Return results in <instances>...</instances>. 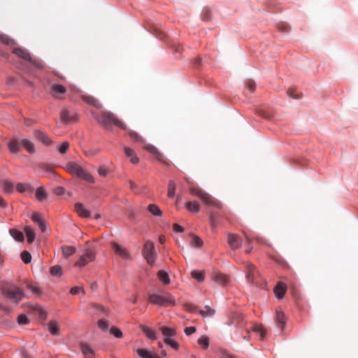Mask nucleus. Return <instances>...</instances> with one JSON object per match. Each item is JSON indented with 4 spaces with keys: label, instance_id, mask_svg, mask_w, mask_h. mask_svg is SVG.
Returning <instances> with one entry per match:
<instances>
[{
    "label": "nucleus",
    "instance_id": "nucleus-1",
    "mask_svg": "<svg viewBox=\"0 0 358 358\" xmlns=\"http://www.w3.org/2000/svg\"><path fill=\"white\" fill-rule=\"evenodd\" d=\"M98 123L105 129L111 131L113 125L117 126L122 129H127V126L119 120L117 117L110 111H102L96 117Z\"/></svg>",
    "mask_w": 358,
    "mask_h": 358
},
{
    "label": "nucleus",
    "instance_id": "nucleus-2",
    "mask_svg": "<svg viewBox=\"0 0 358 358\" xmlns=\"http://www.w3.org/2000/svg\"><path fill=\"white\" fill-rule=\"evenodd\" d=\"M64 169L71 175L83 179L88 182H94V177L76 162H67Z\"/></svg>",
    "mask_w": 358,
    "mask_h": 358
},
{
    "label": "nucleus",
    "instance_id": "nucleus-3",
    "mask_svg": "<svg viewBox=\"0 0 358 358\" xmlns=\"http://www.w3.org/2000/svg\"><path fill=\"white\" fill-rule=\"evenodd\" d=\"M245 273L247 282L253 285L260 286L264 283L259 271L250 262H245Z\"/></svg>",
    "mask_w": 358,
    "mask_h": 358
},
{
    "label": "nucleus",
    "instance_id": "nucleus-4",
    "mask_svg": "<svg viewBox=\"0 0 358 358\" xmlns=\"http://www.w3.org/2000/svg\"><path fill=\"white\" fill-rule=\"evenodd\" d=\"M189 190L191 194L199 197L206 205L213 206L219 209H222V204L203 189L192 187H190Z\"/></svg>",
    "mask_w": 358,
    "mask_h": 358
},
{
    "label": "nucleus",
    "instance_id": "nucleus-5",
    "mask_svg": "<svg viewBox=\"0 0 358 358\" xmlns=\"http://www.w3.org/2000/svg\"><path fill=\"white\" fill-rule=\"evenodd\" d=\"M150 302L161 306H175L176 302L172 294L169 293H164L162 295L152 294L149 296Z\"/></svg>",
    "mask_w": 358,
    "mask_h": 358
},
{
    "label": "nucleus",
    "instance_id": "nucleus-6",
    "mask_svg": "<svg viewBox=\"0 0 358 358\" xmlns=\"http://www.w3.org/2000/svg\"><path fill=\"white\" fill-rule=\"evenodd\" d=\"M96 258V254L94 252L91 243L89 241L85 243V252L81 255L79 259L75 263L76 266L83 267L89 262H93Z\"/></svg>",
    "mask_w": 358,
    "mask_h": 358
},
{
    "label": "nucleus",
    "instance_id": "nucleus-7",
    "mask_svg": "<svg viewBox=\"0 0 358 358\" xmlns=\"http://www.w3.org/2000/svg\"><path fill=\"white\" fill-rule=\"evenodd\" d=\"M143 255L148 264H152L156 259L154 243L150 241H145L143 248Z\"/></svg>",
    "mask_w": 358,
    "mask_h": 358
},
{
    "label": "nucleus",
    "instance_id": "nucleus-8",
    "mask_svg": "<svg viewBox=\"0 0 358 358\" xmlns=\"http://www.w3.org/2000/svg\"><path fill=\"white\" fill-rule=\"evenodd\" d=\"M2 294L4 296L12 299L15 302L20 301L24 297L22 291L18 287H15L13 289H3Z\"/></svg>",
    "mask_w": 358,
    "mask_h": 358
},
{
    "label": "nucleus",
    "instance_id": "nucleus-9",
    "mask_svg": "<svg viewBox=\"0 0 358 358\" xmlns=\"http://www.w3.org/2000/svg\"><path fill=\"white\" fill-rule=\"evenodd\" d=\"M77 119V113L73 109L65 108L60 112V120L62 122L67 123L74 122L76 121Z\"/></svg>",
    "mask_w": 358,
    "mask_h": 358
},
{
    "label": "nucleus",
    "instance_id": "nucleus-10",
    "mask_svg": "<svg viewBox=\"0 0 358 358\" xmlns=\"http://www.w3.org/2000/svg\"><path fill=\"white\" fill-rule=\"evenodd\" d=\"M50 94L55 99H62L63 95L66 92V87L60 84H52L50 85Z\"/></svg>",
    "mask_w": 358,
    "mask_h": 358
},
{
    "label": "nucleus",
    "instance_id": "nucleus-11",
    "mask_svg": "<svg viewBox=\"0 0 358 358\" xmlns=\"http://www.w3.org/2000/svg\"><path fill=\"white\" fill-rule=\"evenodd\" d=\"M227 241L229 247L233 250L238 249L242 244V240L241 238L238 235L234 234H228Z\"/></svg>",
    "mask_w": 358,
    "mask_h": 358
},
{
    "label": "nucleus",
    "instance_id": "nucleus-12",
    "mask_svg": "<svg viewBox=\"0 0 358 358\" xmlns=\"http://www.w3.org/2000/svg\"><path fill=\"white\" fill-rule=\"evenodd\" d=\"M111 245L116 255H119L120 257L124 259H129L130 258V255L127 250L122 248L121 245L115 242H113Z\"/></svg>",
    "mask_w": 358,
    "mask_h": 358
},
{
    "label": "nucleus",
    "instance_id": "nucleus-13",
    "mask_svg": "<svg viewBox=\"0 0 358 358\" xmlns=\"http://www.w3.org/2000/svg\"><path fill=\"white\" fill-rule=\"evenodd\" d=\"M35 137L46 145H49L52 143V141L48 136V134L41 130H36L34 131Z\"/></svg>",
    "mask_w": 358,
    "mask_h": 358
},
{
    "label": "nucleus",
    "instance_id": "nucleus-14",
    "mask_svg": "<svg viewBox=\"0 0 358 358\" xmlns=\"http://www.w3.org/2000/svg\"><path fill=\"white\" fill-rule=\"evenodd\" d=\"M144 148L148 150V152H150V153H152V155H154L156 157V159L164 163V156L163 155L157 150V148H155L154 145H151V144H147L144 146Z\"/></svg>",
    "mask_w": 358,
    "mask_h": 358
},
{
    "label": "nucleus",
    "instance_id": "nucleus-15",
    "mask_svg": "<svg viewBox=\"0 0 358 358\" xmlns=\"http://www.w3.org/2000/svg\"><path fill=\"white\" fill-rule=\"evenodd\" d=\"M80 349L83 354L85 355V358H94V350L91 347L86 343H80Z\"/></svg>",
    "mask_w": 358,
    "mask_h": 358
},
{
    "label": "nucleus",
    "instance_id": "nucleus-16",
    "mask_svg": "<svg viewBox=\"0 0 358 358\" xmlns=\"http://www.w3.org/2000/svg\"><path fill=\"white\" fill-rule=\"evenodd\" d=\"M275 322L278 327L282 331L286 324V317L281 310H276Z\"/></svg>",
    "mask_w": 358,
    "mask_h": 358
},
{
    "label": "nucleus",
    "instance_id": "nucleus-17",
    "mask_svg": "<svg viewBox=\"0 0 358 358\" xmlns=\"http://www.w3.org/2000/svg\"><path fill=\"white\" fill-rule=\"evenodd\" d=\"M274 292L278 299H282L286 292V285L279 282L274 288Z\"/></svg>",
    "mask_w": 358,
    "mask_h": 358
},
{
    "label": "nucleus",
    "instance_id": "nucleus-18",
    "mask_svg": "<svg viewBox=\"0 0 358 358\" xmlns=\"http://www.w3.org/2000/svg\"><path fill=\"white\" fill-rule=\"evenodd\" d=\"M213 280L223 286L226 285L229 282L228 277L220 272H216L214 273Z\"/></svg>",
    "mask_w": 358,
    "mask_h": 358
},
{
    "label": "nucleus",
    "instance_id": "nucleus-19",
    "mask_svg": "<svg viewBox=\"0 0 358 358\" xmlns=\"http://www.w3.org/2000/svg\"><path fill=\"white\" fill-rule=\"evenodd\" d=\"M13 52L19 57H21L25 60L31 61L30 54L25 50L21 48H16L13 50Z\"/></svg>",
    "mask_w": 358,
    "mask_h": 358
},
{
    "label": "nucleus",
    "instance_id": "nucleus-20",
    "mask_svg": "<svg viewBox=\"0 0 358 358\" xmlns=\"http://www.w3.org/2000/svg\"><path fill=\"white\" fill-rule=\"evenodd\" d=\"M185 208L190 213H196L200 210V205L196 201H187L185 203Z\"/></svg>",
    "mask_w": 358,
    "mask_h": 358
},
{
    "label": "nucleus",
    "instance_id": "nucleus-21",
    "mask_svg": "<svg viewBox=\"0 0 358 358\" xmlns=\"http://www.w3.org/2000/svg\"><path fill=\"white\" fill-rule=\"evenodd\" d=\"M75 210L76 213L82 217H90V213L85 209L81 203H75Z\"/></svg>",
    "mask_w": 358,
    "mask_h": 358
},
{
    "label": "nucleus",
    "instance_id": "nucleus-22",
    "mask_svg": "<svg viewBox=\"0 0 358 358\" xmlns=\"http://www.w3.org/2000/svg\"><path fill=\"white\" fill-rule=\"evenodd\" d=\"M81 99L83 101L86 102L87 103H89L90 105H92L98 108L101 107V104L99 103L98 99L94 98L92 96L90 95H81Z\"/></svg>",
    "mask_w": 358,
    "mask_h": 358
},
{
    "label": "nucleus",
    "instance_id": "nucleus-23",
    "mask_svg": "<svg viewBox=\"0 0 358 358\" xmlns=\"http://www.w3.org/2000/svg\"><path fill=\"white\" fill-rule=\"evenodd\" d=\"M140 327L148 338L152 341L157 339L156 333L153 329H151L145 325H141Z\"/></svg>",
    "mask_w": 358,
    "mask_h": 358
},
{
    "label": "nucleus",
    "instance_id": "nucleus-24",
    "mask_svg": "<svg viewBox=\"0 0 358 358\" xmlns=\"http://www.w3.org/2000/svg\"><path fill=\"white\" fill-rule=\"evenodd\" d=\"M124 153L127 155V157L130 158V162L132 164H136L138 163V162H139L138 157L136 155L135 152L133 149L128 148V147H124Z\"/></svg>",
    "mask_w": 358,
    "mask_h": 358
},
{
    "label": "nucleus",
    "instance_id": "nucleus-25",
    "mask_svg": "<svg viewBox=\"0 0 358 358\" xmlns=\"http://www.w3.org/2000/svg\"><path fill=\"white\" fill-rule=\"evenodd\" d=\"M24 233L27 238V242L32 243L35 239V232L31 226H25L24 228Z\"/></svg>",
    "mask_w": 358,
    "mask_h": 358
},
{
    "label": "nucleus",
    "instance_id": "nucleus-26",
    "mask_svg": "<svg viewBox=\"0 0 358 358\" xmlns=\"http://www.w3.org/2000/svg\"><path fill=\"white\" fill-rule=\"evenodd\" d=\"M21 143L22 146L26 149V150L32 154L35 152V147L34 143L27 138H24L22 140Z\"/></svg>",
    "mask_w": 358,
    "mask_h": 358
},
{
    "label": "nucleus",
    "instance_id": "nucleus-27",
    "mask_svg": "<svg viewBox=\"0 0 358 358\" xmlns=\"http://www.w3.org/2000/svg\"><path fill=\"white\" fill-rule=\"evenodd\" d=\"M8 148L10 152L17 153L20 148L19 142L15 138L11 139L8 143Z\"/></svg>",
    "mask_w": 358,
    "mask_h": 358
},
{
    "label": "nucleus",
    "instance_id": "nucleus-28",
    "mask_svg": "<svg viewBox=\"0 0 358 358\" xmlns=\"http://www.w3.org/2000/svg\"><path fill=\"white\" fill-rule=\"evenodd\" d=\"M36 197L38 201H42L45 199L48 196L47 192L45 191L43 187H39L36 190Z\"/></svg>",
    "mask_w": 358,
    "mask_h": 358
},
{
    "label": "nucleus",
    "instance_id": "nucleus-29",
    "mask_svg": "<svg viewBox=\"0 0 358 358\" xmlns=\"http://www.w3.org/2000/svg\"><path fill=\"white\" fill-rule=\"evenodd\" d=\"M252 331L259 334L261 340H264L266 335V330L264 327L261 324H255L252 327Z\"/></svg>",
    "mask_w": 358,
    "mask_h": 358
},
{
    "label": "nucleus",
    "instance_id": "nucleus-30",
    "mask_svg": "<svg viewBox=\"0 0 358 358\" xmlns=\"http://www.w3.org/2000/svg\"><path fill=\"white\" fill-rule=\"evenodd\" d=\"M176 185L173 180H171L168 184V192L167 196L170 198H173L176 194Z\"/></svg>",
    "mask_w": 358,
    "mask_h": 358
},
{
    "label": "nucleus",
    "instance_id": "nucleus-31",
    "mask_svg": "<svg viewBox=\"0 0 358 358\" xmlns=\"http://www.w3.org/2000/svg\"><path fill=\"white\" fill-rule=\"evenodd\" d=\"M10 234L15 238V240L17 241H24V235L23 234L15 229H10Z\"/></svg>",
    "mask_w": 358,
    "mask_h": 358
},
{
    "label": "nucleus",
    "instance_id": "nucleus-32",
    "mask_svg": "<svg viewBox=\"0 0 358 358\" xmlns=\"http://www.w3.org/2000/svg\"><path fill=\"white\" fill-rule=\"evenodd\" d=\"M148 211L155 216H161L162 214L160 208L155 204H150L148 206Z\"/></svg>",
    "mask_w": 358,
    "mask_h": 358
},
{
    "label": "nucleus",
    "instance_id": "nucleus-33",
    "mask_svg": "<svg viewBox=\"0 0 358 358\" xmlns=\"http://www.w3.org/2000/svg\"><path fill=\"white\" fill-rule=\"evenodd\" d=\"M215 313V310L210 307L206 306L204 310H201L199 314L203 317H212Z\"/></svg>",
    "mask_w": 358,
    "mask_h": 358
},
{
    "label": "nucleus",
    "instance_id": "nucleus-34",
    "mask_svg": "<svg viewBox=\"0 0 358 358\" xmlns=\"http://www.w3.org/2000/svg\"><path fill=\"white\" fill-rule=\"evenodd\" d=\"M62 250L64 257H69L76 252V248L73 246H63Z\"/></svg>",
    "mask_w": 358,
    "mask_h": 358
},
{
    "label": "nucleus",
    "instance_id": "nucleus-35",
    "mask_svg": "<svg viewBox=\"0 0 358 358\" xmlns=\"http://www.w3.org/2000/svg\"><path fill=\"white\" fill-rule=\"evenodd\" d=\"M136 352L142 358H155V355L151 354L146 349H143V348L137 349Z\"/></svg>",
    "mask_w": 358,
    "mask_h": 358
},
{
    "label": "nucleus",
    "instance_id": "nucleus-36",
    "mask_svg": "<svg viewBox=\"0 0 358 358\" xmlns=\"http://www.w3.org/2000/svg\"><path fill=\"white\" fill-rule=\"evenodd\" d=\"M158 278L162 282H164L166 285L169 284L170 282L169 274L163 270H160L158 271Z\"/></svg>",
    "mask_w": 358,
    "mask_h": 358
},
{
    "label": "nucleus",
    "instance_id": "nucleus-37",
    "mask_svg": "<svg viewBox=\"0 0 358 358\" xmlns=\"http://www.w3.org/2000/svg\"><path fill=\"white\" fill-rule=\"evenodd\" d=\"M161 331L162 334L165 336V338H170L176 334V331L174 329L166 327H162Z\"/></svg>",
    "mask_w": 358,
    "mask_h": 358
},
{
    "label": "nucleus",
    "instance_id": "nucleus-38",
    "mask_svg": "<svg viewBox=\"0 0 358 358\" xmlns=\"http://www.w3.org/2000/svg\"><path fill=\"white\" fill-rule=\"evenodd\" d=\"M16 189L20 193H23L27 190L33 192L34 189L29 184L17 183L16 185Z\"/></svg>",
    "mask_w": 358,
    "mask_h": 358
},
{
    "label": "nucleus",
    "instance_id": "nucleus-39",
    "mask_svg": "<svg viewBox=\"0 0 358 358\" xmlns=\"http://www.w3.org/2000/svg\"><path fill=\"white\" fill-rule=\"evenodd\" d=\"M50 273L52 276L60 277L62 274V269L59 265H55L50 268Z\"/></svg>",
    "mask_w": 358,
    "mask_h": 358
},
{
    "label": "nucleus",
    "instance_id": "nucleus-40",
    "mask_svg": "<svg viewBox=\"0 0 358 358\" xmlns=\"http://www.w3.org/2000/svg\"><path fill=\"white\" fill-rule=\"evenodd\" d=\"M3 190L7 194H10L13 191V184L11 181L8 180H5L3 181Z\"/></svg>",
    "mask_w": 358,
    "mask_h": 358
},
{
    "label": "nucleus",
    "instance_id": "nucleus-41",
    "mask_svg": "<svg viewBox=\"0 0 358 358\" xmlns=\"http://www.w3.org/2000/svg\"><path fill=\"white\" fill-rule=\"evenodd\" d=\"M191 275L193 278L199 282H203L204 280V273L203 271H192Z\"/></svg>",
    "mask_w": 358,
    "mask_h": 358
},
{
    "label": "nucleus",
    "instance_id": "nucleus-42",
    "mask_svg": "<svg viewBox=\"0 0 358 358\" xmlns=\"http://www.w3.org/2000/svg\"><path fill=\"white\" fill-rule=\"evenodd\" d=\"M58 324L55 321L50 322L48 324V330L52 335H57L58 331Z\"/></svg>",
    "mask_w": 358,
    "mask_h": 358
},
{
    "label": "nucleus",
    "instance_id": "nucleus-43",
    "mask_svg": "<svg viewBox=\"0 0 358 358\" xmlns=\"http://www.w3.org/2000/svg\"><path fill=\"white\" fill-rule=\"evenodd\" d=\"M198 343L203 348L207 349L209 346V339L206 336H202L198 339Z\"/></svg>",
    "mask_w": 358,
    "mask_h": 358
},
{
    "label": "nucleus",
    "instance_id": "nucleus-44",
    "mask_svg": "<svg viewBox=\"0 0 358 358\" xmlns=\"http://www.w3.org/2000/svg\"><path fill=\"white\" fill-rule=\"evenodd\" d=\"M17 322L20 325H24L28 324L30 322V320L26 315L22 314L17 317Z\"/></svg>",
    "mask_w": 358,
    "mask_h": 358
},
{
    "label": "nucleus",
    "instance_id": "nucleus-45",
    "mask_svg": "<svg viewBox=\"0 0 358 358\" xmlns=\"http://www.w3.org/2000/svg\"><path fill=\"white\" fill-rule=\"evenodd\" d=\"M20 257L24 264H28L31 262V255L29 252L26 250L22 251L21 252Z\"/></svg>",
    "mask_w": 358,
    "mask_h": 358
},
{
    "label": "nucleus",
    "instance_id": "nucleus-46",
    "mask_svg": "<svg viewBox=\"0 0 358 358\" xmlns=\"http://www.w3.org/2000/svg\"><path fill=\"white\" fill-rule=\"evenodd\" d=\"M192 242L191 244L192 245L196 246V247H201L203 245L202 240L197 236L194 234H192Z\"/></svg>",
    "mask_w": 358,
    "mask_h": 358
},
{
    "label": "nucleus",
    "instance_id": "nucleus-47",
    "mask_svg": "<svg viewBox=\"0 0 358 358\" xmlns=\"http://www.w3.org/2000/svg\"><path fill=\"white\" fill-rule=\"evenodd\" d=\"M164 343L175 350H177L179 346L178 343L175 340L171 339V338H165Z\"/></svg>",
    "mask_w": 358,
    "mask_h": 358
},
{
    "label": "nucleus",
    "instance_id": "nucleus-48",
    "mask_svg": "<svg viewBox=\"0 0 358 358\" xmlns=\"http://www.w3.org/2000/svg\"><path fill=\"white\" fill-rule=\"evenodd\" d=\"M0 41L6 45H13L15 43L14 41L7 35H0Z\"/></svg>",
    "mask_w": 358,
    "mask_h": 358
},
{
    "label": "nucleus",
    "instance_id": "nucleus-49",
    "mask_svg": "<svg viewBox=\"0 0 358 358\" xmlns=\"http://www.w3.org/2000/svg\"><path fill=\"white\" fill-rule=\"evenodd\" d=\"M110 332L111 334H113L116 338H122V331L115 327H112L110 329Z\"/></svg>",
    "mask_w": 358,
    "mask_h": 358
},
{
    "label": "nucleus",
    "instance_id": "nucleus-50",
    "mask_svg": "<svg viewBox=\"0 0 358 358\" xmlns=\"http://www.w3.org/2000/svg\"><path fill=\"white\" fill-rule=\"evenodd\" d=\"M129 135L130 136V137L134 139V141H137V142H143V138L138 134H137L136 132L134 131H129Z\"/></svg>",
    "mask_w": 358,
    "mask_h": 358
},
{
    "label": "nucleus",
    "instance_id": "nucleus-51",
    "mask_svg": "<svg viewBox=\"0 0 358 358\" xmlns=\"http://www.w3.org/2000/svg\"><path fill=\"white\" fill-rule=\"evenodd\" d=\"M69 148V143L64 141L59 146L58 150L61 154H65Z\"/></svg>",
    "mask_w": 358,
    "mask_h": 358
},
{
    "label": "nucleus",
    "instance_id": "nucleus-52",
    "mask_svg": "<svg viewBox=\"0 0 358 358\" xmlns=\"http://www.w3.org/2000/svg\"><path fill=\"white\" fill-rule=\"evenodd\" d=\"M31 220L38 225L40 222H42L43 220L41 218V214L38 213H34L31 215Z\"/></svg>",
    "mask_w": 358,
    "mask_h": 358
},
{
    "label": "nucleus",
    "instance_id": "nucleus-53",
    "mask_svg": "<svg viewBox=\"0 0 358 358\" xmlns=\"http://www.w3.org/2000/svg\"><path fill=\"white\" fill-rule=\"evenodd\" d=\"M108 322L103 320H99L98 321V327L99 329H101L103 331H106L108 328Z\"/></svg>",
    "mask_w": 358,
    "mask_h": 358
},
{
    "label": "nucleus",
    "instance_id": "nucleus-54",
    "mask_svg": "<svg viewBox=\"0 0 358 358\" xmlns=\"http://www.w3.org/2000/svg\"><path fill=\"white\" fill-rule=\"evenodd\" d=\"M209 222L213 228L215 227L217 224V220L214 218V212L210 211L209 212Z\"/></svg>",
    "mask_w": 358,
    "mask_h": 358
},
{
    "label": "nucleus",
    "instance_id": "nucleus-55",
    "mask_svg": "<svg viewBox=\"0 0 358 358\" xmlns=\"http://www.w3.org/2000/svg\"><path fill=\"white\" fill-rule=\"evenodd\" d=\"M80 292H82L83 294H85V290L82 287H73L70 290V293L71 294H77Z\"/></svg>",
    "mask_w": 358,
    "mask_h": 358
},
{
    "label": "nucleus",
    "instance_id": "nucleus-56",
    "mask_svg": "<svg viewBox=\"0 0 358 358\" xmlns=\"http://www.w3.org/2000/svg\"><path fill=\"white\" fill-rule=\"evenodd\" d=\"M108 169L104 166H101L98 169V173L100 176H102V177H106L107 175H108Z\"/></svg>",
    "mask_w": 358,
    "mask_h": 358
},
{
    "label": "nucleus",
    "instance_id": "nucleus-57",
    "mask_svg": "<svg viewBox=\"0 0 358 358\" xmlns=\"http://www.w3.org/2000/svg\"><path fill=\"white\" fill-rule=\"evenodd\" d=\"M256 85L254 81L248 80L246 83V87L251 92H253L255 90Z\"/></svg>",
    "mask_w": 358,
    "mask_h": 358
},
{
    "label": "nucleus",
    "instance_id": "nucleus-58",
    "mask_svg": "<svg viewBox=\"0 0 358 358\" xmlns=\"http://www.w3.org/2000/svg\"><path fill=\"white\" fill-rule=\"evenodd\" d=\"M287 94L289 97L293 99H299V96L295 94V90L293 88H289L287 91Z\"/></svg>",
    "mask_w": 358,
    "mask_h": 358
},
{
    "label": "nucleus",
    "instance_id": "nucleus-59",
    "mask_svg": "<svg viewBox=\"0 0 358 358\" xmlns=\"http://www.w3.org/2000/svg\"><path fill=\"white\" fill-rule=\"evenodd\" d=\"M65 192V189L62 187H57L54 189V193L58 196L63 195Z\"/></svg>",
    "mask_w": 358,
    "mask_h": 358
},
{
    "label": "nucleus",
    "instance_id": "nucleus-60",
    "mask_svg": "<svg viewBox=\"0 0 358 358\" xmlns=\"http://www.w3.org/2000/svg\"><path fill=\"white\" fill-rule=\"evenodd\" d=\"M196 331V328L194 327H189L185 329V333L187 336H189L194 334Z\"/></svg>",
    "mask_w": 358,
    "mask_h": 358
},
{
    "label": "nucleus",
    "instance_id": "nucleus-61",
    "mask_svg": "<svg viewBox=\"0 0 358 358\" xmlns=\"http://www.w3.org/2000/svg\"><path fill=\"white\" fill-rule=\"evenodd\" d=\"M27 287L34 294H38L40 292V289L35 285L29 284Z\"/></svg>",
    "mask_w": 358,
    "mask_h": 358
},
{
    "label": "nucleus",
    "instance_id": "nucleus-62",
    "mask_svg": "<svg viewBox=\"0 0 358 358\" xmlns=\"http://www.w3.org/2000/svg\"><path fill=\"white\" fill-rule=\"evenodd\" d=\"M99 152V149H92V150H89L88 151H86L85 155L87 156H94V155H96V154H98Z\"/></svg>",
    "mask_w": 358,
    "mask_h": 358
},
{
    "label": "nucleus",
    "instance_id": "nucleus-63",
    "mask_svg": "<svg viewBox=\"0 0 358 358\" xmlns=\"http://www.w3.org/2000/svg\"><path fill=\"white\" fill-rule=\"evenodd\" d=\"M173 229L176 232H182L184 231V228L178 224H173Z\"/></svg>",
    "mask_w": 358,
    "mask_h": 358
},
{
    "label": "nucleus",
    "instance_id": "nucleus-64",
    "mask_svg": "<svg viewBox=\"0 0 358 358\" xmlns=\"http://www.w3.org/2000/svg\"><path fill=\"white\" fill-rule=\"evenodd\" d=\"M38 226L40 230L41 231V232H45V230H46V224H45L44 221H43L42 222H40Z\"/></svg>",
    "mask_w": 358,
    "mask_h": 358
}]
</instances>
